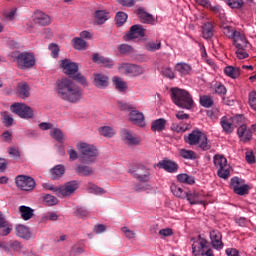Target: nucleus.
<instances>
[{
    "label": "nucleus",
    "mask_w": 256,
    "mask_h": 256,
    "mask_svg": "<svg viewBox=\"0 0 256 256\" xmlns=\"http://www.w3.org/2000/svg\"><path fill=\"white\" fill-rule=\"evenodd\" d=\"M55 90L60 99L68 103H79L83 97V90L73 80L63 77L56 81Z\"/></svg>",
    "instance_id": "obj_1"
},
{
    "label": "nucleus",
    "mask_w": 256,
    "mask_h": 256,
    "mask_svg": "<svg viewBox=\"0 0 256 256\" xmlns=\"http://www.w3.org/2000/svg\"><path fill=\"white\" fill-rule=\"evenodd\" d=\"M171 99L181 109H192L193 107V97H191L187 90L172 88Z\"/></svg>",
    "instance_id": "obj_2"
},
{
    "label": "nucleus",
    "mask_w": 256,
    "mask_h": 256,
    "mask_svg": "<svg viewBox=\"0 0 256 256\" xmlns=\"http://www.w3.org/2000/svg\"><path fill=\"white\" fill-rule=\"evenodd\" d=\"M78 150L81 153V163H84L85 165H91V163H95V161H97L99 151L95 146L82 142L78 145Z\"/></svg>",
    "instance_id": "obj_3"
},
{
    "label": "nucleus",
    "mask_w": 256,
    "mask_h": 256,
    "mask_svg": "<svg viewBox=\"0 0 256 256\" xmlns=\"http://www.w3.org/2000/svg\"><path fill=\"white\" fill-rule=\"evenodd\" d=\"M192 253L195 256H214L213 250L209 246L207 239L198 236L196 239L192 238Z\"/></svg>",
    "instance_id": "obj_4"
},
{
    "label": "nucleus",
    "mask_w": 256,
    "mask_h": 256,
    "mask_svg": "<svg viewBox=\"0 0 256 256\" xmlns=\"http://www.w3.org/2000/svg\"><path fill=\"white\" fill-rule=\"evenodd\" d=\"M10 57L17 62L18 69H31L35 65V56L27 52H12Z\"/></svg>",
    "instance_id": "obj_5"
},
{
    "label": "nucleus",
    "mask_w": 256,
    "mask_h": 256,
    "mask_svg": "<svg viewBox=\"0 0 256 256\" xmlns=\"http://www.w3.org/2000/svg\"><path fill=\"white\" fill-rule=\"evenodd\" d=\"M213 163L216 169H218L217 175L220 179H229L231 177V167L227 164V158L216 154L213 158Z\"/></svg>",
    "instance_id": "obj_6"
},
{
    "label": "nucleus",
    "mask_w": 256,
    "mask_h": 256,
    "mask_svg": "<svg viewBox=\"0 0 256 256\" xmlns=\"http://www.w3.org/2000/svg\"><path fill=\"white\" fill-rule=\"evenodd\" d=\"M130 173L140 183H147L151 179V169L143 164H137L132 167Z\"/></svg>",
    "instance_id": "obj_7"
},
{
    "label": "nucleus",
    "mask_w": 256,
    "mask_h": 256,
    "mask_svg": "<svg viewBox=\"0 0 256 256\" xmlns=\"http://www.w3.org/2000/svg\"><path fill=\"white\" fill-rule=\"evenodd\" d=\"M16 187L21 191H33L35 189V179L31 176L19 175L15 178Z\"/></svg>",
    "instance_id": "obj_8"
},
{
    "label": "nucleus",
    "mask_w": 256,
    "mask_h": 256,
    "mask_svg": "<svg viewBox=\"0 0 256 256\" xmlns=\"http://www.w3.org/2000/svg\"><path fill=\"white\" fill-rule=\"evenodd\" d=\"M11 109L13 113H16L22 119H33V109L23 103L12 104Z\"/></svg>",
    "instance_id": "obj_9"
},
{
    "label": "nucleus",
    "mask_w": 256,
    "mask_h": 256,
    "mask_svg": "<svg viewBox=\"0 0 256 256\" xmlns=\"http://www.w3.org/2000/svg\"><path fill=\"white\" fill-rule=\"evenodd\" d=\"M120 137L126 145H139L141 143V139L129 129H122L120 131Z\"/></svg>",
    "instance_id": "obj_10"
},
{
    "label": "nucleus",
    "mask_w": 256,
    "mask_h": 256,
    "mask_svg": "<svg viewBox=\"0 0 256 256\" xmlns=\"http://www.w3.org/2000/svg\"><path fill=\"white\" fill-rule=\"evenodd\" d=\"M126 75H133V77H137L139 75H143L145 73V70L143 67L135 64H129V63H123L119 67Z\"/></svg>",
    "instance_id": "obj_11"
},
{
    "label": "nucleus",
    "mask_w": 256,
    "mask_h": 256,
    "mask_svg": "<svg viewBox=\"0 0 256 256\" xmlns=\"http://www.w3.org/2000/svg\"><path fill=\"white\" fill-rule=\"evenodd\" d=\"M210 241L213 249L217 251H221L223 249V234L219 230H211L210 231Z\"/></svg>",
    "instance_id": "obj_12"
},
{
    "label": "nucleus",
    "mask_w": 256,
    "mask_h": 256,
    "mask_svg": "<svg viewBox=\"0 0 256 256\" xmlns=\"http://www.w3.org/2000/svg\"><path fill=\"white\" fill-rule=\"evenodd\" d=\"M187 201L190 205H204L205 207V195L202 192H188L186 194Z\"/></svg>",
    "instance_id": "obj_13"
},
{
    "label": "nucleus",
    "mask_w": 256,
    "mask_h": 256,
    "mask_svg": "<svg viewBox=\"0 0 256 256\" xmlns=\"http://www.w3.org/2000/svg\"><path fill=\"white\" fill-rule=\"evenodd\" d=\"M77 189H79V183L73 180L59 188V195H62V197H68V195H73Z\"/></svg>",
    "instance_id": "obj_14"
},
{
    "label": "nucleus",
    "mask_w": 256,
    "mask_h": 256,
    "mask_svg": "<svg viewBox=\"0 0 256 256\" xmlns=\"http://www.w3.org/2000/svg\"><path fill=\"white\" fill-rule=\"evenodd\" d=\"M203 135H205V133H203L199 129H196L193 130L188 136H185L184 141L191 146L199 145V142L201 141Z\"/></svg>",
    "instance_id": "obj_15"
},
{
    "label": "nucleus",
    "mask_w": 256,
    "mask_h": 256,
    "mask_svg": "<svg viewBox=\"0 0 256 256\" xmlns=\"http://www.w3.org/2000/svg\"><path fill=\"white\" fill-rule=\"evenodd\" d=\"M129 119L133 125L138 127H145V116L135 108L130 111Z\"/></svg>",
    "instance_id": "obj_16"
},
{
    "label": "nucleus",
    "mask_w": 256,
    "mask_h": 256,
    "mask_svg": "<svg viewBox=\"0 0 256 256\" xmlns=\"http://www.w3.org/2000/svg\"><path fill=\"white\" fill-rule=\"evenodd\" d=\"M157 167L164 169L167 173H177L179 165L173 160H162L158 162Z\"/></svg>",
    "instance_id": "obj_17"
},
{
    "label": "nucleus",
    "mask_w": 256,
    "mask_h": 256,
    "mask_svg": "<svg viewBox=\"0 0 256 256\" xmlns=\"http://www.w3.org/2000/svg\"><path fill=\"white\" fill-rule=\"evenodd\" d=\"M127 39H139V37H145V28L136 24L130 27V30L126 34Z\"/></svg>",
    "instance_id": "obj_18"
},
{
    "label": "nucleus",
    "mask_w": 256,
    "mask_h": 256,
    "mask_svg": "<svg viewBox=\"0 0 256 256\" xmlns=\"http://www.w3.org/2000/svg\"><path fill=\"white\" fill-rule=\"evenodd\" d=\"M61 67L66 75H75L79 71V65L69 59L62 60Z\"/></svg>",
    "instance_id": "obj_19"
},
{
    "label": "nucleus",
    "mask_w": 256,
    "mask_h": 256,
    "mask_svg": "<svg viewBox=\"0 0 256 256\" xmlns=\"http://www.w3.org/2000/svg\"><path fill=\"white\" fill-rule=\"evenodd\" d=\"M237 135L243 143H247V141H251L253 138V134L251 132V129L247 128V125L243 124L241 125L237 130Z\"/></svg>",
    "instance_id": "obj_20"
},
{
    "label": "nucleus",
    "mask_w": 256,
    "mask_h": 256,
    "mask_svg": "<svg viewBox=\"0 0 256 256\" xmlns=\"http://www.w3.org/2000/svg\"><path fill=\"white\" fill-rule=\"evenodd\" d=\"M93 83L98 89H107L109 87V77L101 73L94 74Z\"/></svg>",
    "instance_id": "obj_21"
},
{
    "label": "nucleus",
    "mask_w": 256,
    "mask_h": 256,
    "mask_svg": "<svg viewBox=\"0 0 256 256\" xmlns=\"http://www.w3.org/2000/svg\"><path fill=\"white\" fill-rule=\"evenodd\" d=\"M220 125L226 133V135H231L235 131V126L233 125V120L227 116H223L220 120Z\"/></svg>",
    "instance_id": "obj_22"
},
{
    "label": "nucleus",
    "mask_w": 256,
    "mask_h": 256,
    "mask_svg": "<svg viewBox=\"0 0 256 256\" xmlns=\"http://www.w3.org/2000/svg\"><path fill=\"white\" fill-rule=\"evenodd\" d=\"M233 45L236 49L242 50L247 49L249 42L247 41V38H245V34L238 32L236 37H234Z\"/></svg>",
    "instance_id": "obj_23"
},
{
    "label": "nucleus",
    "mask_w": 256,
    "mask_h": 256,
    "mask_svg": "<svg viewBox=\"0 0 256 256\" xmlns=\"http://www.w3.org/2000/svg\"><path fill=\"white\" fill-rule=\"evenodd\" d=\"M34 22L36 25H42V27H45L47 25H51V17L41 11H37L35 13Z\"/></svg>",
    "instance_id": "obj_24"
},
{
    "label": "nucleus",
    "mask_w": 256,
    "mask_h": 256,
    "mask_svg": "<svg viewBox=\"0 0 256 256\" xmlns=\"http://www.w3.org/2000/svg\"><path fill=\"white\" fill-rule=\"evenodd\" d=\"M31 88L27 82H20L17 85V93L21 99H27L31 95Z\"/></svg>",
    "instance_id": "obj_25"
},
{
    "label": "nucleus",
    "mask_w": 256,
    "mask_h": 256,
    "mask_svg": "<svg viewBox=\"0 0 256 256\" xmlns=\"http://www.w3.org/2000/svg\"><path fill=\"white\" fill-rule=\"evenodd\" d=\"M75 173L79 175L80 177H91L93 175L94 171L91 166L78 164L75 169Z\"/></svg>",
    "instance_id": "obj_26"
},
{
    "label": "nucleus",
    "mask_w": 256,
    "mask_h": 256,
    "mask_svg": "<svg viewBox=\"0 0 256 256\" xmlns=\"http://www.w3.org/2000/svg\"><path fill=\"white\" fill-rule=\"evenodd\" d=\"M175 71H177V73H179V75H181L182 77H185L186 75H190L192 68L191 65L185 63V62H178L175 66H174Z\"/></svg>",
    "instance_id": "obj_27"
},
{
    "label": "nucleus",
    "mask_w": 256,
    "mask_h": 256,
    "mask_svg": "<svg viewBox=\"0 0 256 256\" xmlns=\"http://www.w3.org/2000/svg\"><path fill=\"white\" fill-rule=\"evenodd\" d=\"M92 59L94 63H97L98 65H103L104 67L111 68L114 65L113 60L105 58L104 56H100L99 54H94Z\"/></svg>",
    "instance_id": "obj_28"
},
{
    "label": "nucleus",
    "mask_w": 256,
    "mask_h": 256,
    "mask_svg": "<svg viewBox=\"0 0 256 256\" xmlns=\"http://www.w3.org/2000/svg\"><path fill=\"white\" fill-rule=\"evenodd\" d=\"M50 173H51V179H53V181H57V179H61V177L65 175V166L63 164H59L54 168H52L50 170Z\"/></svg>",
    "instance_id": "obj_29"
},
{
    "label": "nucleus",
    "mask_w": 256,
    "mask_h": 256,
    "mask_svg": "<svg viewBox=\"0 0 256 256\" xmlns=\"http://www.w3.org/2000/svg\"><path fill=\"white\" fill-rule=\"evenodd\" d=\"M94 19L97 25H103L109 19V12L106 10H97L94 13Z\"/></svg>",
    "instance_id": "obj_30"
},
{
    "label": "nucleus",
    "mask_w": 256,
    "mask_h": 256,
    "mask_svg": "<svg viewBox=\"0 0 256 256\" xmlns=\"http://www.w3.org/2000/svg\"><path fill=\"white\" fill-rule=\"evenodd\" d=\"M15 231L17 237H20L21 239H31V232L26 226L20 224L16 226Z\"/></svg>",
    "instance_id": "obj_31"
},
{
    "label": "nucleus",
    "mask_w": 256,
    "mask_h": 256,
    "mask_svg": "<svg viewBox=\"0 0 256 256\" xmlns=\"http://www.w3.org/2000/svg\"><path fill=\"white\" fill-rule=\"evenodd\" d=\"M165 127H167V120L165 118H159L151 123L152 131H165Z\"/></svg>",
    "instance_id": "obj_32"
},
{
    "label": "nucleus",
    "mask_w": 256,
    "mask_h": 256,
    "mask_svg": "<svg viewBox=\"0 0 256 256\" xmlns=\"http://www.w3.org/2000/svg\"><path fill=\"white\" fill-rule=\"evenodd\" d=\"M215 33V28L211 22H207L203 26L202 35L204 39H211Z\"/></svg>",
    "instance_id": "obj_33"
},
{
    "label": "nucleus",
    "mask_w": 256,
    "mask_h": 256,
    "mask_svg": "<svg viewBox=\"0 0 256 256\" xmlns=\"http://www.w3.org/2000/svg\"><path fill=\"white\" fill-rule=\"evenodd\" d=\"M19 212L24 221H29L33 217L34 210L29 206H20Z\"/></svg>",
    "instance_id": "obj_34"
},
{
    "label": "nucleus",
    "mask_w": 256,
    "mask_h": 256,
    "mask_svg": "<svg viewBox=\"0 0 256 256\" xmlns=\"http://www.w3.org/2000/svg\"><path fill=\"white\" fill-rule=\"evenodd\" d=\"M138 17L142 23H153V15L147 13L143 8L138 9Z\"/></svg>",
    "instance_id": "obj_35"
},
{
    "label": "nucleus",
    "mask_w": 256,
    "mask_h": 256,
    "mask_svg": "<svg viewBox=\"0 0 256 256\" xmlns=\"http://www.w3.org/2000/svg\"><path fill=\"white\" fill-rule=\"evenodd\" d=\"M73 43V47L74 49H76L77 51H85L87 50V41L83 40L82 38H74L72 40Z\"/></svg>",
    "instance_id": "obj_36"
},
{
    "label": "nucleus",
    "mask_w": 256,
    "mask_h": 256,
    "mask_svg": "<svg viewBox=\"0 0 256 256\" xmlns=\"http://www.w3.org/2000/svg\"><path fill=\"white\" fill-rule=\"evenodd\" d=\"M170 189L173 195H175V197H178L179 199H185L187 197V192L183 191V188H181V186L172 184Z\"/></svg>",
    "instance_id": "obj_37"
},
{
    "label": "nucleus",
    "mask_w": 256,
    "mask_h": 256,
    "mask_svg": "<svg viewBox=\"0 0 256 256\" xmlns=\"http://www.w3.org/2000/svg\"><path fill=\"white\" fill-rule=\"evenodd\" d=\"M224 73L228 77H231L232 79H237V77H239V75H241V70L239 68H237V67L227 66L224 69Z\"/></svg>",
    "instance_id": "obj_38"
},
{
    "label": "nucleus",
    "mask_w": 256,
    "mask_h": 256,
    "mask_svg": "<svg viewBox=\"0 0 256 256\" xmlns=\"http://www.w3.org/2000/svg\"><path fill=\"white\" fill-rule=\"evenodd\" d=\"M99 133L100 135H102V137H107L108 139H111V137H115L117 132L110 126H104L99 128Z\"/></svg>",
    "instance_id": "obj_39"
},
{
    "label": "nucleus",
    "mask_w": 256,
    "mask_h": 256,
    "mask_svg": "<svg viewBox=\"0 0 256 256\" xmlns=\"http://www.w3.org/2000/svg\"><path fill=\"white\" fill-rule=\"evenodd\" d=\"M172 131L175 133H185L189 129V125H183V120L179 122H173L171 125Z\"/></svg>",
    "instance_id": "obj_40"
},
{
    "label": "nucleus",
    "mask_w": 256,
    "mask_h": 256,
    "mask_svg": "<svg viewBox=\"0 0 256 256\" xmlns=\"http://www.w3.org/2000/svg\"><path fill=\"white\" fill-rule=\"evenodd\" d=\"M177 180L179 183H186L187 185H195V178L188 174H178Z\"/></svg>",
    "instance_id": "obj_41"
},
{
    "label": "nucleus",
    "mask_w": 256,
    "mask_h": 256,
    "mask_svg": "<svg viewBox=\"0 0 256 256\" xmlns=\"http://www.w3.org/2000/svg\"><path fill=\"white\" fill-rule=\"evenodd\" d=\"M198 145H199V149H201L202 151H209L211 149V142L207 138L206 134H204L202 136V138L200 139Z\"/></svg>",
    "instance_id": "obj_42"
},
{
    "label": "nucleus",
    "mask_w": 256,
    "mask_h": 256,
    "mask_svg": "<svg viewBox=\"0 0 256 256\" xmlns=\"http://www.w3.org/2000/svg\"><path fill=\"white\" fill-rule=\"evenodd\" d=\"M146 51H150L151 53H155V51H159L161 49V41H149L145 44Z\"/></svg>",
    "instance_id": "obj_43"
},
{
    "label": "nucleus",
    "mask_w": 256,
    "mask_h": 256,
    "mask_svg": "<svg viewBox=\"0 0 256 256\" xmlns=\"http://www.w3.org/2000/svg\"><path fill=\"white\" fill-rule=\"evenodd\" d=\"M213 97L209 95H203L200 97V105L202 107H205L206 109H209V107H213Z\"/></svg>",
    "instance_id": "obj_44"
},
{
    "label": "nucleus",
    "mask_w": 256,
    "mask_h": 256,
    "mask_svg": "<svg viewBox=\"0 0 256 256\" xmlns=\"http://www.w3.org/2000/svg\"><path fill=\"white\" fill-rule=\"evenodd\" d=\"M43 202L45 203V205H47L48 207H53V205H57V203H59V200L57 199V197L50 195V194H45L43 196Z\"/></svg>",
    "instance_id": "obj_45"
},
{
    "label": "nucleus",
    "mask_w": 256,
    "mask_h": 256,
    "mask_svg": "<svg viewBox=\"0 0 256 256\" xmlns=\"http://www.w3.org/2000/svg\"><path fill=\"white\" fill-rule=\"evenodd\" d=\"M11 231H13V226H11L9 224V222H4V224H0V236L1 237H7V235H9V233H11Z\"/></svg>",
    "instance_id": "obj_46"
},
{
    "label": "nucleus",
    "mask_w": 256,
    "mask_h": 256,
    "mask_svg": "<svg viewBox=\"0 0 256 256\" xmlns=\"http://www.w3.org/2000/svg\"><path fill=\"white\" fill-rule=\"evenodd\" d=\"M180 155L183 159H189V160L197 159V153H195V151L193 150L182 149L180 150Z\"/></svg>",
    "instance_id": "obj_47"
},
{
    "label": "nucleus",
    "mask_w": 256,
    "mask_h": 256,
    "mask_svg": "<svg viewBox=\"0 0 256 256\" xmlns=\"http://www.w3.org/2000/svg\"><path fill=\"white\" fill-rule=\"evenodd\" d=\"M223 33L224 35H226V37H228V39L234 40L237 37V34L239 33V31L233 29V27L225 26L223 28Z\"/></svg>",
    "instance_id": "obj_48"
},
{
    "label": "nucleus",
    "mask_w": 256,
    "mask_h": 256,
    "mask_svg": "<svg viewBox=\"0 0 256 256\" xmlns=\"http://www.w3.org/2000/svg\"><path fill=\"white\" fill-rule=\"evenodd\" d=\"M127 13L125 12H118L115 16V21L118 27H121L124 23L127 22Z\"/></svg>",
    "instance_id": "obj_49"
},
{
    "label": "nucleus",
    "mask_w": 256,
    "mask_h": 256,
    "mask_svg": "<svg viewBox=\"0 0 256 256\" xmlns=\"http://www.w3.org/2000/svg\"><path fill=\"white\" fill-rule=\"evenodd\" d=\"M225 3L231 7V9H241L245 2L243 0H224Z\"/></svg>",
    "instance_id": "obj_50"
},
{
    "label": "nucleus",
    "mask_w": 256,
    "mask_h": 256,
    "mask_svg": "<svg viewBox=\"0 0 256 256\" xmlns=\"http://www.w3.org/2000/svg\"><path fill=\"white\" fill-rule=\"evenodd\" d=\"M113 83L118 91H125L127 89V84L119 77H114Z\"/></svg>",
    "instance_id": "obj_51"
},
{
    "label": "nucleus",
    "mask_w": 256,
    "mask_h": 256,
    "mask_svg": "<svg viewBox=\"0 0 256 256\" xmlns=\"http://www.w3.org/2000/svg\"><path fill=\"white\" fill-rule=\"evenodd\" d=\"M88 191L89 193H94V195H104L105 189L95 185V184H90L88 186Z\"/></svg>",
    "instance_id": "obj_52"
},
{
    "label": "nucleus",
    "mask_w": 256,
    "mask_h": 256,
    "mask_svg": "<svg viewBox=\"0 0 256 256\" xmlns=\"http://www.w3.org/2000/svg\"><path fill=\"white\" fill-rule=\"evenodd\" d=\"M161 75L167 79H175V72L171 67H163L161 70Z\"/></svg>",
    "instance_id": "obj_53"
},
{
    "label": "nucleus",
    "mask_w": 256,
    "mask_h": 256,
    "mask_svg": "<svg viewBox=\"0 0 256 256\" xmlns=\"http://www.w3.org/2000/svg\"><path fill=\"white\" fill-rule=\"evenodd\" d=\"M50 135L51 137H53V139H55L59 143L63 141V132L61 131V129L54 128L53 130H51Z\"/></svg>",
    "instance_id": "obj_54"
},
{
    "label": "nucleus",
    "mask_w": 256,
    "mask_h": 256,
    "mask_svg": "<svg viewBox=\"0 0 256 256\" xmlns=\"http://www.w3.org/2000/svg\"><path fill=\"white\" fill-rule=\"evenodd\" d=\"M243 183H245V181L239 177H233L230 181V185L233 191H236V189H239V187L242 186Z\"/></svg>",
    "instance_id": "obj_55"
},
{
    "label": "nucleus",
    "mask_w": 256,
    "mask_h": 256,
    "mask_svg": "<svg viewBox=\"0 0 256 256\" xmlns=\"http://www.w3.org/2000/svg\"><path fill=\"white\" fill-rule=\"evenodd\" d=\"M57 219H59V215H57V213L48 212L41 218V221H57Z\"/></svg>",
    "instance_id": "obj_56"
},
{
    "label": "nucleus",
    "mask_w": 256,
    "mask_h": 256,
    "mask_svg": "<svg viewBox=\"0 0 256 256\" xmlns=\"http://www.w3.org/2000/svg\"><path fill=\"white\" fill-rule=\"evenodd\" d=\"M234 193H236V195H248L249 194V185L247 184H242L240 187H238L236 189V191H234Z\"/></svg>",
    "instance_id": "obj_57"
},
{
    "label": "nucleus",
    "mask_w": 256,
    "mask_h": 256,
    "mask_svg": "<svg viewBox=\"0 0 256 256\" xmlns=\"http://www.w3.org/2000/svg\"><path fill=\"white\" fill-rule=\"evenodd\" d=\"M118 107L120 111H133L135 109V106L133 104H128L125 102L118 101Z\"/></svg>",
    "instance_id": "obj_58"
},
{
    "label": "nucleus",
    "mask_w": 256,
    "mask_h": 256,
    "mask_svg": "<svg viewBox=\"0 0 256 256\" xmlns=\"http://www.w3.org/2000/svg\"><path fill=\"white\" fill-rule=\"evenodd\" d=\"M118 51L122 55H127V53H131V51H133V47L129 46L128 44H121L118 46Z\"/></svg>",
    "instance_id": "obj_59"
},
{
    "label": "nucleus",
    "mask_w": 256,
    "mask_h": 256,
    "mask_svg": "<svg viewBox=\"0 0 256 256\" xmlns=\"http://www.w3.org/2000/svg\"><path fill=\"white\" fill-rule=\"evenodd\" d=\"M2 116L5 127H11V125H13V117H11L7 112H4Z\"/></svg>",
    "instance_id": "obj_60"
},
{
    "label": "nucleus",
    "mask_w": 256,
    "mask_h": 256,
    "mask_svg": "<svg viewBox=\"0 0 256 256\" xmlns=\"http://www.w3.org/2000/svg\"><path fill=\"white\" fill-rule=\"evenodd\" d=\"M249 105L251 109L256 111V92L254 91L249 93Z\"/></svg>",
    "instance_id": "obj_61"
},
{
    "label": "nucleus",
    "mask_w": 256,
    "mask_h": 256,
    "mask_svg": "<svg viewBox=\"0 0 256 256\" xmlns=\"http://www.w3.org/2000/svg\"><path fill=\"white\" fill-rule=\"evenodd\" d=\"M75 215L79 217V219H83L89 215V211L85 208H76Z\"/></svg>",
    "instance_id": "obj_62"
},
{
    "label": "nucleus",
    "mask_w": 256,
    "mask_h": 256,
    "mask_svg": "<svg viewBox=\"0 0 256 256\" xmlns=\"http://www.w3.org/2000/svg\"><path fill=\"white\" fill-rule=\"evenodd\" d=\"M214 90L218 95H225L227 93V88L223 84L214 85Z\"/></svg>",
    "instance_id": "obj_63"
},
{
    "label": "nucleus",
    "mask_w": 256,
    "mask_h": 256,
    "mask_svg": "<svg viewBox=\"0 0 256 256\" xmlns=\"http://www.w3.org/2000/svg\"><path fill=\"white\" fill-rule=\"evenodd\" d=\"M225 253L227 256H241L239 250H237L235 248H227L225 250Z\"/></svg>",
    "instance_id": "obj_64"
}]
</instances>
